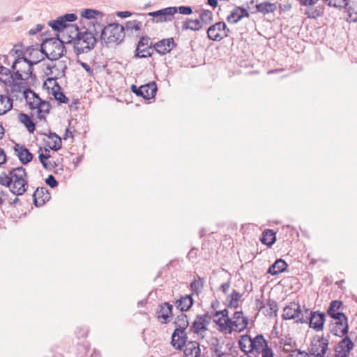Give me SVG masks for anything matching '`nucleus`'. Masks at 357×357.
I'll use <instances>...</instances> for the list:
<instances>
[{
    "label": "nucleus",
    "mask_w": 357,
    "mask_h": 357,
    "mask_svg": "<svg viewBox=\"0 0 357 357\" xmlns=\"http://www.w3.org/2000/svg\"><path fill=\"white\" fill-rule=\"evenodd\" d=\"M213 319L218 331L225 334L241 332L248 325V319L242 311H236L229 317L228 310L224 309L217 311L213 315Z\"/></svg>",
    "instance_id": "obj_1"
},
{
    "label": "nucleus",
    "mask_w": 357,
    "mask_h": 357,
    "mask_svg": "<svg viewBox=\"0 0 357 357\" xmlns=\"http://www.w3.org/2000/svg\"><path fill=\"white\" fill-rule=\"evenodd\" d=\"M0 185L8 187L16 195H22L28 189L27 174L23 167L12 169L0 174Z\"/></svg>",
    "instance_id": "obj_2"
},
{
    "label": "nucleus",
    "mask_w": 357,
    "mask_h": 357,
    "mask_svg": "<svg viewBox=\"0 0 357 357\" xmlns=\"http://www.w3.org/2000/svg\"><path fill=\"white\" fill-rule=\"evenodd\" d=\"M17 87V93H22L25 98L26 102L33 114H36L39 119H45L51 109V105L48 101L42 100L36 93L30 89H25L24 87L13 85Z\"/></svg>",
    "instance_id": "obj_3"
},
{
    "label": "nucleus",
    "mask_w": 357,
    "mask_h": 357,
    "mask_svg": "<svg viewBox=\"0 0 357 357\" xmlns=\"http://www.w3.org/2000/svg\"><path fill=\"white\" fill-rule=\"evenodd\" d=\"M70 32L68 38H66V43H73L74 52L77 55L85 53L93 48L96 40L93 33L87 31L79 33L77 27L68 29Z\"/></svg>",
    "instance_id": "obj_4"
},
{
    "label": "nucleus",
    "mask_w": 357,
    "mask_h": 357,
    "mask_svg": "<svg viewBox=\"0 0 357 357\" xmlns=\"http://www.w3.org/2000/svg\"><path fill=\"white\" fill-rule=\"evenodd\" d=\"M38 159L43 167L57 174L63 169V159L54 151L51 152L47 147L40 146L38 150Z\"/></svg>",
    "instance_id": "obj_5"
},
{
    "label": "nucleus",
    "mask_w": 357,
    "mask_h": 357,
    "mask_svg": "<svg viewBox=\"0 0 357 357\" xmlns=\"http://www.w3.org/2000/svg\"><path fill=\"white\" fill-rule=\"evenodd\" d=\"M63 41L59 38H51L45 40L41 45L44 54L50 60H58L63 54Z\"/></svg>",
    "instance_id": "obj_6"
},
{
    "label": "nucleus",
    "mask_w": 357,
    "mask_h": 357,
    "mask_svg": "<svg viewBox=\"0 0 357 357\" xmlns=\"http://www.w3.org/2000/svg\"><path fill=\"white\" fill-rule=\"evenodd\" d=\"M101 37L106 43H120L125 38L124 28L119 24H110L103 29Z\"/></svg>",
    "instance_id": "obj_7"
},
{
    "label": "nucleus",
    "mask_w": 357,
    "mask_h": 357,
    "mask_svg": "<svg viewBox=\"0 0 357 357\" xmlns=\"http://www.w3.org/2000/svg\"><path fill=\"white\" fill-rule=\"evenodd\" d=\"M178 320L182 321V324L176 322L178 324V327L174 330L172 334V344L174 348L180 349L187 344L185 329L188 326V321L187 316L183 314L178 316Z\"/></svg>",
    "instance_id": "obj_8"
},
{
    "label": "nucleus",
    "mask_w": 357,
    "mask_h": 357,
    "mask_svg": "<svg viewBox=\"0 0 357 357\" xmlns=\"http://www.w3.org/2000/svg\"><path fill=\"white\" fill-rule=\"evenodd\" d=\"M12 69L15 79L21 81L28 79L32 74V66L22 56L15 59Z\"/></svg>",
    "instance_id": "obj_9"
},
{
    "label": "nucleus",
    "mask_w": 357,
    "mask_h": 357,
    "mask_svg": "<svg viewBox=\"0 0 357 357\" xmlns=\"http://www.w3.org/2000/svg\"><path fill=\"white\" fill-rule=\"evenodd\" d=\"M77 19V17L73 13L66 14L63 16L59 17L57 20H53L49 22V25L56 31H62V37L63 40H66V38H68L69 33L70 32H67V29L71 27H74L73 26H68L67 22H74Z\"/></svg>",
    "instance_id": "obj_10"
},
{
    "label": "nucleus",
    "mask_w": 357,
    "mask_h": 357,
    "mask_svg": "<svg viewBox=\"0 0 357 357\" xmlns=\"http://www.w3.org/2000/svg\"><path fill=\"white\" fill-rule=\"evenodd\" d=\"M229 29L224 22H218L207 29L208 38L213 41H220L229 36Z\"/></svg>",
    "instance_id": "obj_11"
},
{
    "label": "nucleus",
    "mask_w": 357,
    "mask_h": 357,
    "mask_svg": "<svg viewBox=\"0 0 357 357\" xmlns=\"http://www.w3.org/2000/svg\"><path fill=\"white\" fill-rule=\"evenodd\" d=\"M328 345V339L323 336H315L311 341L309 352L314 357H323L327 351Z\"/></svg>",
    "instance_id": "obj_12"
},
{
    "label": "nucleus",
    "mask_w": 357,
    "mask_h": 357,
    "mask_svg": "<svg viewBox=\"0 0 357 357\" xmlns=\"http://www.w3.org/2000/svg\"><path fill=\"white\" fill-rule=\"evenodd\" d=\"M211 317L207 314L197 315L192 323L191 331L199 335H202L208 329Z\"/></svg>",
    "instance_id": "obj_13"
},
{
    "label": "nucleus",
    "mask_w": 357,
    "mask_h": 357,
    "mask_svg": "<svg viewBox=\"0 0 357 357\" xmlns=\"http://www.w3.org/2000/svg\"><path fill=\"white\" fill-rule=\"evenodd\" d=\"M335 322L333 323L331 333L336 336L343 337L347 334L349 330L348 318L343 315L339 318H333Z\"/></svg>",
    "instance_id": "obj_14"
},
{
    "label": "nucleus",
    "mask_w": 357,
    "mask_h": 357,
    "mask_svg": "<svg viewBox=\"0 0 357 357\" xmlns=\"http://www.w3.org/2000/svg\"><path fill=\"white\" fill-rule=\"evenodd\" d=\"M177 13V9L175 7H168L157 11L151 12L149 13V16L156 17V22H165L172 21L174 18V15Z\"/></svg>",
    "instance_id": "obj_15"
},
{
    "label": "nucleus",
    "mask_w": 357,
    "mask_h": 357,
    "mask_svg": "<svg viewBox=\"0 0 357 357\" xmlns=\"http://www.w3.org/2000/svg\"><path fill=\"white\" fill-rule=\"evenodd\" d=\"M354 347V344L351 340L345 336L335 347V357H348Z\"/></svg>",
    "instance_id": "obj_16"
},
{
    "label": "nucleus",
    "mask_w": 357,
    "mask_h": 357,
    "mask_svg": "<svg viewBox=\"0 0 357 357\" xmlns=\"http://www.w3.org/2000/svg\"><path fill=\"white\" fill-rule=\"evenodd\" d=\"M152 54V46L150 43V38L146 36L142 37L138 42L135 51V56L144 58L151 56Z\"/></svg>",
    "instance_id": "obj_17"
},
{
    "label": "nucleus",
    "mask_w": 357,
    "mask_h": 357,
    "mask_svg": "<svg viewBox=\"0 0 357 357\" xmlns=\"http://www.w3.org/2000/svg\"><path fill=\"white\" fill-rule=\"evenodd\" d=\"M175 47L176 43L173 38L162 39L153 45L154 50L162 55L170 52Z\"/></svg>",
    "instance_id": "obj_18"
},
{
    "label": "nucleus",
    "mask_w": 357,
    "mask_h": 357,
    "mask_svg": "<svg viewBox=\"0 0 357 357\" xmlns=\"http://www.w3.org/2000/svg\"><path fill=\"white\" fill-rule=\"evenodd\" d=\"M173 306L169 303H163L158 307V310L156 312L157 319L161 324H166L169 317L173 315L172 313Z\"/></svg>",
    "instance_id": "obj_19"
},
{
    "label": "nucleus",
    "mask_w": 357,
    "mask_h": 357,
    "mask_svg": "<svg viewBox=\"0 0 357 357\" xmlns=\"http://www.w3.org/2000/svg\"><path fill=\"white\" fill-rule=\"evenodd\" d=\"M66 68V66L63 61L54 60L47 65V70L50 72L46 71V74L58 79L64 75Z\"/></svg>",
    "instance_id": "obj_20"
},
{
    "label": "nucleus",
    "mask_w": 357,
    "mask_h": 357,
    "mask_svg": "<svg viewBox=\"0 0 357 357\" xmlns=\"http://www.w3.org/2000/svg\"><path fill=\"white\" fill-rule=\"evenodd\" d=\"M43 54L44 52L42 49L39 50L38 48L29 47L26 49L22 57L25 58V59L33 66L43 59Z\"/></svg>",
    "instance_id": "obj_21"
},
{
    "label": "nucleus",
    "mask_w": 357,
    "mask_h": 357,
    "mask_svg": "<svg viewBox=\"0 0 357 357\" xmlns=\"http://www.w3.org/2000/svg\"><path fill=\"white\" fill-rule=\"evenodd\" d=\"M325 314L319 312H312L308 322L309 326L317 331H321L324 328L325 322Z\"/></svg>",
    "instance_id": "obj_22"
},
{
    "label": "nucleus",
    "mask_w": 357,
    "mask_h": 357,
    "mask_svg": "<svg viewBox=\"0 0 357 357\" xmlns=\"http://www.w3.org/2000/svg\"><path fill=\"white\" fill-rule=\"evenodd\" d=\"M14 151L20 162L24 165L30 162L33 159V154L24 145L15 144Z\"/></svg>",
    "instance_id": "obj_23"
},
{
    "label": "nucleus",
    "mask_w": 357,
    "mask_h": 357,
    "mask_svg": "<svg viewBox=\"0 0 357 357\" xmlns=\"http://www.w3.org/2000/svg\"><path fill=\"white\" fill-rule=\"evenodd\" d=\"M12 77H13V75L10 73V70L8 68L3 67V66L0 67V81L5 83L6 84L12 82L10 96H12L13 97H18L19 93L16 92V90L17 89V87L13 88V85H17V86H20V85L18 84H14L13 83L14 79H15L14 78L13 80H11Z\"/></svg>",
    "instance_id": "obj_24"
},
{
    "label": "nucleus",
    "mask_w": 357,
    "mask_h": 357,
    "mask_svg": "<svg viewBox=\"0 0 357 357\" xmlns=\"http://www.w3.org/2000/svg\"><path fill=\"white\" fill-rule=\"evenodd\" d=\"M253 351L261 354L262 357H268V346L266 340L261 335H258L252 338Z\"/></svg>",
    "instance_id": "obj_25"
},
{
    "label": "nucleus",
    "mask_w": 357,
    "mask_h": 357,
    "mask_svg": "<svg viewBox=\"0 0 357 357\" xmlns=\"http://www.w3.org/2000/svg\"><path fill=\"white\" fill-rule=\"evenodd\" d=\"M43 141L45 143L43 147H47L51 152L52 151H56L61 147V139L55 133H50L48 135H45Z\"/></svg>",
    "instance_id": "obj_26"
},
{
    "label": "nucleus",
    "mask_w": 357,
    "mask_h": 357,
    "mask_svg": "<svg viewBox=\"0 0 357 357\" xmlns=\"http://www.w3.org/2000/svg\"><path fill=\"white\" fill-rule=\"evenodd\" d=\"M33 202L36 206L45 204L50 199V194L45 188H38L33 195Z\"/></svg>",
    "instance_id": "obj_27"
},
{
    "label": "nucleus",
    "mask_w": 357,
    "mask_h": 357,
    "mask_svg": "<svg viewBox=\"0 0 357 357\" xmlns=\"http://www.w3.org/2000/svg\"><path fill=\"white\" fill-rule=\"evenodd\" d=\"M249 16L250 14L245 8L236 7L227 17V21L230 24H236L243 17H248Z\"/></svg>",
    "instance_id": "obj_28"
},
{
    "label": "nucleus",
    "mask_w": 357,
    "mask_h": 357,
    "mask_svg": "<svg viewBox=\"0 0 357 357\" xmlns=\"http://www.w3.org/2000/svg\"><path fill=\"white\" fill-rule=\"evenodd\" d=\"M344 310L343 303L338 300L333 301L328 308L327 314L332 318H339L340 316L345 315L342 311Z\"/></svg>",
    "instance_id": "obj_29"
},
{
    "label": "nucleus",
    "mask_w": 357,
    "mask_h": 357,
    "mask_svg": "<svg viewBox=\"0 0 357 357\" xmlns=\"http://www.w3.org/2000/svg\"><path fill=\"white\" fill-rule=\"evenodd\" d=\"M158 88L154 82H149L140 86L139 94L144 98L149 100L155 97Z\"/></svg>",
    "instance_id": "obj_30"
},
{
    "label": "nucleus",
    "mask_w": 357,
    "mask_h": 357,
    "mask_svg": "<svg viewBox=\"0 0 357 357\" xmlns=\"http://www.w3.org/2000/svg\"><path fill=\"white\" fill-rule=\"evenodd\" d=\"M241 298L242 294L236 289H233L231 293L227 296L225 300V305L228 308H236L239 305Z\"/></svg>",
    "instance_id": "obj_31"
},
{
    "label": "nucleus",
    "mask_w": 357,
    "mask_h": 357,
    "mask_svg": "<svg viewBox=\"0 0 357 357\" xmlns=\"http://www.w3.org/2000/svg\"><path fill=\"white\" fill-rule=\"evenodd\" d=\"M201 354L199 344L196 341H191L185 345V357H199Z\"/></svg>",
    "instance_id": "obj_32"
},
{
    "label": "nucleus",
    "mask_w": 357,
    "mask_h": 357,
    "mask_svg": "<svg viewBox=\"0 0 357 357\" xmlns=\"http://www.w3.org/2000/svg\"><path fill=\"white\" fill-rule=\"evenodd\" d=\"M300 305L295 302L291 303L283 310V317L285 319H295L299 315Z\"/></svg>",
    "instance_id": "obj_33"
},
{
    "label": "nucleus",
    "mask_w": 357,
    "mask_h": 357,
    "mask_svg": "<svg viewBox=\"0 0 357 357\" xmlns=\"http://www.w3.org/2000/svg\"><path fill=\"white\" fill-rule=\"evenodd\" d=\"M324 10L325 7L323 5L308 6L305 10L304 14L310 19H317L324 15Z\"/></svg>",
    "instance_id": "obj_34"
},
{
    "label": "nucleus",
    "mask_w": 357,
    "mask_h": 357,
    "mask_svg": "<svg viewBox=\"0 0 357 357\" xmlns=\"http://www.w3.org/2000/svg\"><path fill=\"white\" fill-rule=\"evenodd\" d=\"M13 100L9 96L0 94V116L13 109Z\"/></svg>",
    "instance_id": "obj_35"
},
{
    "label": "nucleus",
    "mask_w": 357,
    "mask_h": 357,
    "mask_svg": "<svg viewBox=\"0 0 357 357\" xmlns=\"http://www.w3.org/2000/svg\"><path fill=\"white\" fill-rule=\"evenodd\" d=\"M194 301L191 296L185 295L181 296L180 299L176 301L177 309L182 312H186L192 306Z\"/></svg>",
    "instance_id": "obj_36"
},
{
    "label": "nucleus",
    "mask_w": 357,
    "mask_h": 357,
    "mask_svg": "<svg viewBox=\"0 0 357 357\" xmlns=\"http://www.w3.org/2000/svg\"><path fill=\"white\" fill-rule=\"evenodd\" d=\"M19 121L23 124L30 133H33L36 130V125L33 119L24 113H20L17 116Z\"/></svg>",
    "instance_id": "obj_37"
},
{
    "label": "nucleus",
    "mask_w": 357,
    "mask_h": 357,
    "mask_svg": "<svg viewBox=\"0 0 357 357\" xmlns=\"http://www.w3.org/2000/svg\"><path fill=\"white\" fill-rule=\"evenodd\" d=\"M241 351L245 354L253 351L252 338L248 335H242L238 341Z\"/></svg>",
    "instance_id": "obj_38"
},
{
    "label": "nucleus",
    "mask_w": 357,
    "mask_h": 357,
    "mask_svg": "<svg viewBox=\"0 0 357 357\" xmlns=\"http://www.w3.org/2000/svg\"><path fill=\"white\" fill-rule=\"evenodd\" d=\"M202 29L203 27L202 26V24H200L198 19L188 18L186 19L185 21L183 22L182 24L183 31L191 30L194 31H197Z\"/></svg>",
    "instance_id": "obj_39"
},
{
    "label": "nucleus",
    "mask_w": 357,
    "mask_h": 357,
    "mask_svg": "<svg viewBox=\"0 0 357 357\" xmlns=\"http://www.w3.org/2000/svg\"><path fill=\"white\" fill-rule=\"evenodd\" d=\"M279 347L284 352H290L296 347V342L290 337H284L278 341Z\"/></svg>",
    "instance_id": "obj_40"
},
{
    "label": "nucleus",
    "mask_w": 357,
    "mask_h": 357,
    "mask_svg": "<svg viewBox=\"0 0 357 357\" xmlns=\"http://www.w3.org/2000/svg\"><path fill=\"white\" fill-rule=\"evenodd\" d=\"M287 264L282 259H277L275 263L269 267V274L278 275L286 270Z\"/></svg>",
    "instance_id": "obj_41"
},
{
    "label": "nucleus",
    "mask_w": 357,
    "mask_h": 357,
    "mask_svg": "<svg viewBox=\"0 0 357 357\" xmlns=\"http://www.w3.org/2000/svg\"><path fill=\"white\" fill-rule=\"evenodd\" d=\"M213 18V13L209 10H202L199 13V18L198 19L202 26H204L210 24Z\"/></svg>",
    "instance_id": "obj_42"
},
{
    "label": "nucleus",
    "mask_w": 357,
    "mask_h": 357,
    "mask_svg": "<svg viewBox=\"0 0 357 357\" xmlns=\"http://www.w3.org/2000/svg\"><path fill=\"white\" fill-rule=\"evenodd\" d=\"M57 78L50 77L47 79L43 83V88L45 89L49 93L52 94L53 91H59L61 87L56 82Z\"/></svg>",
    "instance_id": "obj_43"
},
{
    "label": "nucleus",
    "mask_w": 357,
    "mask_h": 357,
    "mask_svg": "<svg viewBox=\"0 0 357 357\" xmlns=\"http://www.w3.org/2000/svg\"><path fill=\"white\" fill-rule=\"evenodd\" d=\"M312 310L310 309L305 308L304 307L301 308L300 307L299 310V315L297 316L298 318L297 321L301 324H308L310 318L311 316Z\"/></svg>",
    "instance_id": "obj_44"
},
{
    "label": "nucleus",
    "mask_w": 357,
    "mask_h": 357,
    "mask_svg": "<svg viewBox=\"0 0 357 357\" xmlns=\"http://www.w3.org/2000/svg\"><path fill=\"white\" fill-rule=\"evenodd\" d=\"M204 287V280L201 278L195 279L190 284V289L194 294H199Z\"/></svg>",
    "instance_id": "obj_45"
},
{
    "label": "nucleus",
    "mask_w": 357,
    "mask_h": 357,
    "mask_svg": "<svg viewBox=\"0 0 357 357\" xmlns=\"http://www.w3.org/2000/svg\"><path fill=\"white\" fill-rule=\"evenodd\" d=\"M328 6L335 8H345L347 4V0H324Z\"/></svg>",
    "instance_id": "obj_46"
},
{
    "label": "nucleus",
    "mask_w": 357,
    "mask_h": 357,
    "mask_svg": "<svg viewBox=\"0 0 357 357\" xmlns=\"http://www.w3.org/2000/svg\"><path fill=\"white\" fill-rule=\"evenodd\" d=\"M52 95L59 102L67 103L68 102V98L61 91V90L53 91Z\"/></svg>",
    "instance_id": "obj_47"
},
{
    "label": "nucleus",
    "mask_w": 357,
    "mask_h": 357,
    "mask_svg": "<svg viewBox=\"0 0 357 357\" xmlns=\"http://www.w3.org/2000/svg\"><path fill=\"white\" fill-rule=\"evenodd\" d=\"M99 12L96 10L93 9H85L81 13V15L87 19H93L94 18Z\"/></svg>",
    "instance_id": "obj_48"
},
{
    "label": "nucleus",
    "mask_w": 357,
    "mask_h": 357,
    "mask_svg": "<svg viewBox=\"0 0 357 357\" xmlns=\"http://www.w3.org/2000/svg\"><path fill=\"white\" fill-rule=\"evenodd\" d=\"M287 357H309L308 353L295 349L290 351Z\"/></svg>",
    "instance_id": "obj_49"
},
{
    "label": "nucleus",
    "mask_w": 357,
    "mask_h": 357,
    "mask_svg": "<svg viewBox=\"0 0 357 357\" xmlns=\"http://www.w3.org/2000/svg\"><path fill=\"white\" fill-rule=\"evenodd\" d=\"M127 28L128 29H135L136 31H138L139 29H141L142 28V22L137 21V20H132V21H129L127 22Z\"/></svg>",
    "instance_id": "obj_50"
},
{
    "label": "nucleus",
    "mask_w": 357,
    "mask_h": 357,
    "mask_svg": "<svg viewBox=\"0 0 357 357\" xmlns=\"http://www.w3.org/2000/svg\"><path fill=\"white\" fill-rule=\"evenodd\" d=\"M176 9H177V12L182 15H190L192 13V8L190 6H179V7H175Z\"/></svg>",
    "instance_id": "obj_51"
},
{
    "label": "nucleus",
    "mask_w": 357,
    "mask_h": 357,
    "mask_svg": "<svg viewBox=\"0 0 357 357\" xmlns=\"http://www.w3.org/2000/svg\"><path fill=\"white\" fill-rule=\"evenodd\" d=\"M46 183L51 188H54L58 185V182L52 175H50L46 178Z\"/></svg>",
    "instance_id": "obj_52"
},
{
    "label": "nucleus",
    "mask_w": 357,
    "mask_h": 357,
    "mask_svg": "<svg viewBox=\"0 0 357 357\" xmlns=\"http://www.w3.org/2000/svg\"><path fill=\"white\" fill-rule=\"evenodd\" d=\"M257 9L259 12L266 13L268 12V3L264 2L257 5Z\"/></svg>",
    "instance_id": "obj_53"
},
{
    "label": "nucleus",
    "mask_w": 357,
    "mask_h": 357,
    "mask_svg": "<svg viewBox=\"0 0 357 357\" xmlns=\"http://www.w3.org/2000/svg\"><path fill=\"white\" fill-rule=\"evenodd\" d=\"M230 288V282H225L220 285L219 287V290L221 291L225 295L228 294L229 289Z\"/></svg>",
    "instance_id": "obj_54"
},
{
    "label": "nucleus",
    "mask_w": 357,
    "mask_h": 357,
    "mask_svg": "<svg viewBox=\"0 0 357 357\" xmlns=\"http://www.w3.org/2000/svg\"><path fill=\"white\" fill-rule=\"evenodd\" d=\"M276 241L275 232L272 229H269V248L272 246Z\"/></svg>",
    "instance_id": "obj_55"
},
{
    "label": "nucleus",
    "mask_w": 357,
    "mask_h": 357,
    "mask_svg": "<svg viewBox=\"0 0 357 357\" xmlns=\"http://www.w3.org/2000/svg\"><path fill=\"white\" fill-rule=\"evenodd\" d=\"M302 6H313L317 3L319 0H298Z\"/></svg>",
    "instance_id": "obj_56"
},
{
    "label": "nucleus",
    "mask_w": 357,
    "mask_h": 357,
    "mask_svg": "<svg viewBox=\"0 0 357 357\" xmlns=\"http://www.w3.org/2000/svg\"><path fill=\"white\" fill-rule=\"evenodd\" d=\"M80 65L89 73L90 76L93 75V71L87 63L84 62H81Z\"/></svg>",
    "instance_id": "obj_57"
},
{
    "label": "nucleus",
    "mask_w": 357,
    "mask_h": 357,
    "mask_svg": "<svg viewBox=\"0 0 357 357\" xmlns=\"http://www.w3.org/2000/svg\"><path fill=\"white\" fill-rule=\"evenodd\" d=\"M6 162V154L4 150L0 148V166Z\"/></svg>",
    "instance_id": "obj_58"
},
{
    "label": "nucleus",
    "mask_w": 357,
    "mask_h": 357,
    "mask_svg": "<svg viewBox=\"0 0 357 357\" xmlns=\"http://www.w3.org/2000/svg\"><path fill=\"white\" fill-rule=\"evenodd\" d=\"M63 138H64V139H67L68 138H70L72 139H73V132L68 128L66 129V132H65V135L63 136Z\"/></svg>",
    "instance_id": "obj_59"
},
{
    "label": "nucleus",
    "mask_w": 357,
    "mask_h": 357,
    "mask_svg": "<svg viewBox=\"0 0 357 357\" xmlns=\"http://www.w3.org/2000/svg\"><path fill=\"white\" fill-rule=\"evenodd\" d=\"M347 21L349 22H355L357 21V14L355 13L354 15L350 14L347 18Z\"/></svg>",
    "instance_id": "obj_60"
},
{
    "label": "nucleus",
    "mask_w": 357,
    "mask_h": 357,
    "mask_svg": "<svg viewBox=\"0 0 357 357\" xmlns=\"http://www.w3.org/2000/svg\"><path fill=\"white\" fill-rule=\"evenodd\" d=\"M268 234V231L267 230H264L263 231V236L262 238H261V241L265 244V245H268V242H267V239H266V234Z\"/></svg>",
    "instance_id": "obj_61"
},
{
    "label": "nucleus",
    "mask_w": 357,
    "mask_h": 357,
    "mask_svg": "<svg viewBox=\"0 0 357 357\" xmlns=\"http://www.w3.org/2000/svg\"><path fill=\"white\" fill-rule=\"evenodd\" d=\"M139 89H140V87L137 88L135 85H132V86H131L132 91L138 96H140L139 91Z\"/></svg>",
    "instance_id": "obj_62"
},
{
    "label": "nucleus",
    "mask_w": 357,
    "mask_h": 357,
    "mask_svg": "<svg viewBox=\"0 0 357 357\" xmlns=\"http://www.w3.org/2000/svg\"><path fill=\"white\" fill-rule=\"evenodd\" d=\"M42 28H43V27H42V26H41V25H38V26H37V29H36V30L31 29V30L29 31V33H30V34H31V35H34V34H36L37 32H38V31H41Z\"/></svg>",
    "instance_id": "obj_63"
},
{
    "label": "nucleus",
    "mask_w": 357,
    "mask_h": 357,
    "mask_svg": "<svg viewBox=\"0 0 357 357\" xmlns=\"http://www.w3.org/2000/svg\"><path fill=\"white\" fill-rule=\"evenodd\" d=\"M208 3L213 8L217 7L218 0H208Z\"/></svg>",
    "instance_id": "obj_64"
}]
</instances>
